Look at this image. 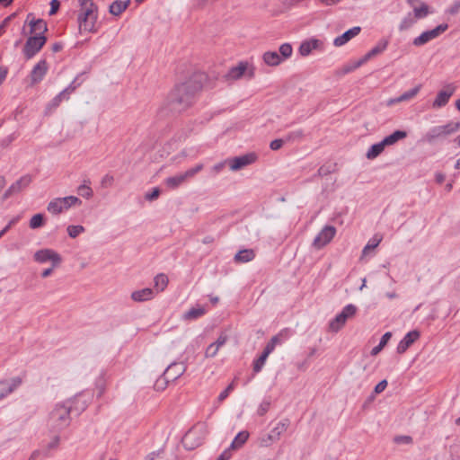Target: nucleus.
Wrapping results in <instances>:
<instances>
[{"label":"nucleus","mask_w":460,"mask_h":460,"mask_svg":"<svg viewBox=\"0 0 460 460\" xmlns=\"http://www.w3.org/2000/svg\"><path fill=\"white\" fill-rule=\"evenodd\" d=\"M204 79L203 74H194L185 82L177 84L169 95L172 109L181 111L189 108L202 89Z\"/></svg>","instance_id":"nucleus-1"},{"label":"nucleus","mask_w":460,"mask_h":460,"mask_svg":"<svg viewBox=\"0 0 460 460\" xmlns=\"http://www.w3.org/2000/svg\"><path fill=\"white\" fill-rule=\"evenodd\" d=\"M78 22L80 30L88 32L96 31L95 23L98 18V7L93 0H80Z\"/></svg>","instance_id":"nucleus-2"},{"label":"nucleus","mask_w":460,"mask_h":460,"mask_svg":"<svg viewBox=\"0 0 460 460\" xmlns=\"http://www.w3.org/2000/svg\"><path fill=\"white\" fill-rule=\"evenodd\" d=\"M72 411L73 406L70 402L56 405L49 415V426L52 431L58 432L67 428L71 422Z\"/></svg>","instance_id":"nucleus-3"},{"label":"nucleus","mask_w":460,"mask_h":460,"mask_svg":"<svg viewBox=\"0 0 460 460\" xmlns=\"http://www.w3.org/2000/svg\"><path fill=\"white\" fill-rule=\"evenodd\" d=\"M205 435L206 426L204 424H197L184 435L182 443L186 448L194 449L201 444Z\"/></svg>","instance_id":"nucleus-4"},{"label":"nucleus","mask_w":460,"mask_h":460,"mask_svg":"<svg viewBox=\"0 0 460 460\" xmlns=\"http://www.w3.org/2000/svg\"><path fill=\"white\" fill-rule=\"evenodd\" d=\"M290 425V420L288 419H283L280 420L276 427H274L270 433L262 436L260 438V445L261 447H270L273 443L279 441L280 439L281 435L287 431L288 428Z\"/></svg>","instance_id":"nucleus-5"},{"label":"nucleus","mask_w":460,"mask_h":460,"mask_svg":"<svg viewBox=\"0 0 460 460\" xmlns=\"http://www.w3.org/2000/svg\"><path fill=\"white\" fill-rule=\"evenodd\" d=\"M203 169V164H199L195 167L187 170L184 172L177 175L168 177L165 179V184L168 188L174 190L183 184L188 179L194 177L198 172Z\"/></svg>","instance_id":"nucleus-6"},{"label":"nucleus","mask_w":460,"mask_h":460,"mask_svg":"<svg viewBox=\"0 0 460 460\" xmlns=\"http://www.w3.org/2000/svg\"><path fill=\"white\" fill-rule=\"evenodd\" d=\"M33 260L40 264L50 261L53 268H58L62 262L61 255L56 251L49 248L38 250L33 254Z\"/></svg>","instance_id":"nucleus-7"},{"label":"nucleus","mask_w":460,"mask_h":460,"mask_svg":"<svg viewBox=\"0 0 460 460\" xmlns=\"http://www.w3.org/2000/svg\"><path fill=\"white\" fill-rule=\"evenodd\" d=\"M46 41V36H30L27 39L22 49L26 59L32 58L42 49Z\"/></svg>","instance_id":"nucleus-8"},{"label":"nucleus","mask_w":460,"mask_h":460,"mask_svg":"<svg viewBox=\"0 0 460 460\" xmlns=\"http://www.w3.org/2000/svg\"><path fill=\"white\" fill-rule=\"evenodd\" d=\"M458 129H460V122L451 121L446 125L432 128L426 137L429 142H432L435 138L448 136L456 132Z\"/></svg>","instance_id":"nucleus-9"},{"label":"nucleus","mask_w":460,"mask_h":460,"mask_svg":"<svg viewBox=\"0 0 460 460\" xmlns=\"http://www.w3.org/2000/svg\"><path fill=\"white\" fill-rule=\"evenodd\" d=\"M447 28L448 25L447 23H442L432 30L423 31L420 36L413 40L412 44L416 47L423 46L429 41L438 38L440 34L445 32Z\"/></svg>","instance_id":"nucleus-10"},{"label":"nucleus","mask_w":460,"mask_h":460,"mask_svg":"<svg viewBox=\"0 0 460 460\" xmlns=\"http://www.w3.org/2000/svg\"><path fill=\"white\" fill-rule=\"evenodd\" d=\"M22 382L23 379L21 376L0 380V401L17 390L22 385Z\"/></svg>","instance_id":"nucleus-11"},{"label":"nucleus","mask_w":460,"mask_h":460,"mask_svg":"<svg viewBox=\"0 0 460 460\" xmlns=\"http://www.w3.org/2000/svg\"><path fill=\"white\" fill-rule=\"evenodd\" d=\"M335 234L336 228L334 226H325L314 239L313 245L317 249H321L328 244Z\"/></svg>","instance_id":"nucleus-12"},{"label":"nucleus","mask_w":460,"mask_h":460,"mask_svg":"<svg viewBox=\"0 0 460 460\" xmlns=\"http://www.w3.org/2000/svg\"><path fill=\"white\" fill-rule=\"evenodd\" d=\"M31 176L29 174L22 176L5 190L3 199H6L13 195L20 193L31 184Z\"/></svg>","instance_id":"nucleus-13"},{"label":"nucleus","mask_w":460,"mask_h":460,"mask_svg":"<svg viewBox=\"0 0 460 460\" xmlns=\"http://www.w3.org/2000/svg\"><path fill=\"white\" fill-rule=\"evenodd\" d=\"M187 367L183 362H172L164 372V379L166 383L178 379L184 374Z\"/></svg>","instance_id":"nucleus-14"},{"label":"nucleus","mask_w":460,"mask_h":460,"mask_svg":"<svg viewBox=\"0 0 460 460\" xmlns=\"http://www.w3.org/2000/svg\"><path fill=\"white\" fill-rule=\"evenodd\" d=\"M257 159L254 153H249L243 155L235 156L228 161L230 169L232 171H238L243 167L253 164Z\"/></svg>","instance_id":"nucleus-15"},{"label":"nucleus","mask_w":460,"mask_h":460,"mask_svg":"<svg viewBox=\"0 0 460 460\" xmlns=\"http://www.w3.org/2000/svg\"><path fill=\"white\" fill-rule=\"evenodd\" d=\"M26 22L30 26V33L34 36H45L44 33L48 31L47 23L42 19H35L32 13H29L26 18Z\"/></svg>","instance_id":"nucleus-16"},{"label":"nucleus","mask_w":460,"mask_h":460,"mask_svg":"<svg viewBox=\"0 0 460 460\" xmlns=\"http://www.w3.org/2000/svg\"><path fill=\"white\" fill-rule=\"evenodd\" d=\"M455 91L456 86L454 84H447L444 90H441L438 93L432 103V107L438 109L446 106L450 97L454 94Z\"/></svg>","instance_id":"nucleus-17"},{"label":"nucleus","mask_w":460,"mask_h":460,"mask_svg":"<svg viewBox=\"0 0 460 460\" xmlns=\"http://www.w3.org/2000/svg\"><path fill=\"white\" fill-rule=\"evenodd\" d=\"M48 71V64L45 59L40 60L31 72V81L32 84L40 83Z\"/></svg>","instance_id":"nucleus-18"},{"label":"nucleus","mask_w":460,"mask_h":460,"mask_svg":"<svg viewBox=\"0 0 460 460\" xmlns=\"http://www.w3.org/2000/svg\"><path fill=\"white\" fill-rule=\"evenodd\" d=\"M420 332L416 330L409 332L397 346V353L403 354L418 339Z\"/></svg>","instance_id":"nucleus-19"},{"label":"nucleus","mask_w":460,"mask_h":460,"mask_svg":"<svg viewBox=\"0 0 460 460\" xmlns=\"http://www.w3.org/2000/svg\"><path fill=\"white\" fill-rule=\"evenodd\" d=\"M420 89H421V84H418L414 88H412V89H411L409 91H406L405 93H403L400 96H398L396 98L389 99L387 101V105L388 106H392V105H394L395 103L410 101V100L413 99L419 93Z\"/></svg>","instance_id":"nucleus-20"},{"label":"nucleus","mask_w":460,"mask_h":460,"mask_svg":"<svg viewBox=\"0 0 460 460\" xmlns=\"http://www.w3.org/2000/svg\"><path fill=\"white\" fill-rule=\"evenodd\" d=\"M360 31H361V28L359 26H355V27L346 31L341 36H338L337 38H335V40L333 41L334 46H336V47L343 46L348 41H349L352 38L358 35Z\"/></svg>","instance_id":"nucleus-21"},{"label":"nucleus","mask_w":460,"mask_h":460,"mask_svg":"<svg viewBox=\"0 0 460 460\" xmlns=\"http://www.w3.org/2000/svg\"><path fill=\"white\" fill-rule=\"evenodd\" d=\"M155 296V291L152 288H146L140 290H136L131 293V298L135 302L149 301Z\"/></svg>","instance_id":"nucleus-22"},{"label":"nucleus","mask_w":460,"mask_h":460,"mask_svg":"<svg viewBox=\"0 0 460 460\" xmlns=\"http://www.w3.org/2000/svg\"><path fill=\"white\" fill-rule=\"evenodd\" d=\"M130 0H115L109 7V12L114 16H119L129 5Z\"/></svg>","instance_id":"nucleus-23"},{"label":"nucleus","mask_w":460,"mask_h":460,"mask_svg":"<svg viewBox=\"0 0 460 460\" xmlns=\"http://www.w3.org/2000/svg\"><path fill=\"white\" fill-rule=\"evenodd\" d=\"M389 44V40L387 39H381L377 44L372 48L363 58L366 60H369L375 56L381 54L385 51Z\"/></svg>","instance_id":"nucleus-24"},{"label":"nucleus","mask_w":460,"mask_h":460,"mask_svg":"<svg viewBox=\"0 0 460 460\" xmlns=\"http://www.w3.org/2000/svg\"><path fill=\"white\" fill-rule=\"evenodd\" d=\"M318 46H319V40L316 39H312L310 40H305L300 44L298 52L301 56L306 57L309 54H311V52L314 49H317Z\"/></svg>","instance_id":"nucleus-25"},{"label":"nucleus","mask_w":460,"mask_h":460,"mask_svg":"<svg viewBox=\"0 0 460 460\" xmlns=\"http://www.w3.org/2000/svg\"><path fill=\"white\" fill-rule=\"evenodd\" d=\"M247 69V63L240 62L236 66H233L226 74L227 79L237 80L241 78Z\"/></svg>","instance_id":"nucleus-26"},{"label":"nucleus","mask_w":460,"mask_h":460,"mask_svg":"<svg viewBox=\"0 0 460 460\" xmlns=\"http://www.w3.org/2000/svg\"><path fill=\"white\" fill-rule=\"evenodd\" d=\"M255 257V252L252 249H243L239 251L234 255V261L239 263H245L252 261Z\"/></svg>","instance_id":"nucleus-27"},{"label":"nucleus","mask_w":460,"mask_h":460,"mask_svg":"<svg viewBox=\"0 0 460 460\" xmlns=\"http://www.w3.org/2000/svg\"><path fill=\"white\" fill-rule=\"evenodd\" d=\"M263 61L270 66H276L281 64L282 58L276 51H266L262 56Z\"/></svg>","instance_id":"nucleus-28"},{"label":"nucleus","mask_w":460,"mask_h":460,"mask_svg":"<svg viewBox=\"0 0 460 460\" xmlns=\"http://www.w3.org/2000/svg\"><path fill=\"white\" fill-rule=\"evenodd\" d=\"M348 318L345 314H339L329 323V329L333 332H338L346 323Z\"/></svg>","instance_id":"nucleus-29"},{"label":"nucleus","mask_w":460,"mask_h":460,"mask_svg":"<svg viewBox=\"0 0 460 460\" xmlns=\"http://www.w3.org/2000/svg\"><path fill=\"white\" fill-rule=\"evenodd\" d=\"M406 137H407L406 131L395 130L391 135L385 137L383 139V142L385 143V146H391V145L395 144L397 141L405 138Z\"/></svg>","instance_id":"nucleus-30"},{"label":"nucleus","mask_w":460,"mask_h":460,"mask_svg":"<svg viewBox=\"0 0 460 460\" xmlns=\"http://www.w3.org/2000/svg\"><path fill=\"white\" fill-rule=\"evenodd\" d=\"M385 146H386L385 145L383 140L379 143L372 145L367 152V158L369 160L376 158L384 151Z\"/></svg>","instance_id":"nucleus-31"},{"label":"nucleus","mask_w":460,"mask_h":460,"mask_svg":"<svg viewBox=\"0 0 460 460\" xmlns=\"http://www.w3.org/2000/svg\"><path fill=\"white\" fill-rule=\"evenodd\" d=\"M249 438V432L248 431H240L234 440L232 441L230 445V449H238L243 447V445L247 441Z\"/></svg>","instance_id":"nucleus-32"},{"label":"nucleus","mask_w":460,"mask_h":460,"mask_svg":"<svg viewBox=\"0 0 460 460\" xmlns=\"http://www.w3.org/2000/svg\"><path fill=\"white\" fill-rule=\"evenodd\" d=\"M47 210L53 215H58V214L62 213L65 210V208L63 207L61 198H56V199H52L48 204Z\"/></svg>","instance_id":"nucleus-33"},{"label":"nucleus","mask_w":460,"mask_h":460,"mask_svg":"<svg viewBox=\"0 0 460 460\" xmlns=\"http://www.w3.org/2000/svg\"><path fill=\"white\" fill-rule=\"evenodd\" d=\"M168 282H169V280L165 274H164V273L157 274L154 279V284H155V288H156V293H158L160 291H164L165 289V288L167 287Z\"/></svg>","instance_id":"nucleus-34"},{"label":"nucleus","mask_w":460,"mask_h":460,"mask_svg":"<svg viewBox=\"0 0 460 460\" xmlns=\"http://www.w3.org/2000/svg\"><path fill=\"white\" fill-rule=\"evenodd\" d=\"M391 337H392V332H385L382 336V338L379 341V344L371 349V351H370L371 356H376L378 353H380V351L385 347V345L387 344V342L389 341Z\"/></svg>","instance_id":"nucleus-35"},{"label":"nucleus","mask_w":460,"mask_h":460,"mask_svg":"<svg viewBox=\"0 0 460 460\" xmlns=\"http://www.w3.org/2000/svg\"><path fill=\"white\" fill-rule=\"evenodd\" d=\"M206 313L205 309L203 307H197V308H190L189 311H187L183 318L185 320H194L200 316H202Z\"/></svg>","instance_id":"nucleus-36"},{"label":"nucleus","mask_w":460,"mask_h":460,"mask_svg":"<svg viewBox=\"0 0 460 460\" xmlns=\"http://www.w3.org/2000/svg\"><path fill=\"white\" fill-rule=\"evenodd\" d=\"M279 56L282 58V61L289 58L293 53V48L290 43H283L279 46Z\"/></svg>","instance_id":"nucleus-37"},{"label":"nucleus","mask_w":460,"mask_h":460,"mask_svg":"<svg viewBox=\"0 0 460 460\" xmlns=\"http://www.w3.org/2000/svg\"><path fill=\"white\" fill-rule=\"evenodd\" d=\"M269 355L262 352L261 355L253 361L252 369L255 374L261 371L262 367L265 365V362L268 358Z\"/></svg>","instance_id":"nucleus-38"},{"label":"nucleus","mask_w":460,"mask_h":460,"mask_svg":"<svg viewBox=\"0 0 460 460\" xmlns=\"http://www.w3.org/2000/svg\"><path fill=\"white\" fill-rule=\"evenodd\" d=\"M61 201L63 203L65 210L70 208L73 206L80 205L82 203L81 200L75 196H67L65 198H61Z\"/></svg>","instance_id":"nucleus-39"},{"label":"nucleus","mask_w":460,"mask_h":460,"mask_svg":"<svg viewBox=\"0 0 460 460\" xmlns=\"http://www.w3.org/2000/svg\"><path fill=\"white\" fill-rule=\"evenodd\" d=\"M44 225V216L40 213L35 214L30 220L29 226L31 229L41 227Z\"/></svg>","instance_id":"nucleus-40"},{"label":"nucleus","mask_w":460,"mask_h":460,"mask_svg":"<svg viewBox=\"0 0 460 460\" xmlns=\"http://www.w3.org/2000/svg\"><path fill=\"white\" fill-rule=\"evenodd\" d=\"M364 63H366V60L364 59L363 57L357 61L350 62L343 66V68H342L343 73L344 74L350 73V72L354 71L355 69L358 68L359 66H361Z\"/></svg>","instance_id":"nucleus-41"},{"label":"nucleus","mask_w":460,"mask_h":460,"mask_svg":"<svg viewBox=\"0 0 460 460\" xmlns=\"http://www.w3.org/2000/svg\"><path fill=\"white\" fill-rule=\"evenodd\" d=\"M81 399L82 398L80 396H77L75 398L73 402H70L73 406V411H75L77 414L84 411L87 407L86 402L82 401Z\"/></svg>","instance_id":"nucleus-42"},{"label":"nucleus","mask_w":460,"mask_h":460,"mask_svg":"<svg viewBox=\"0 0 460 460\" xmlns=\"http://www.w3.org/2000/svg\"><path fill=\"white\" fill-rule=\"evenodd\" d=\"M415 23V18L411 13H408L401 22L399 25L400 31H405L411 28Z\"/></svg>","instance_id":"nucleus-43"},{"label":"nucleus","mask_w":460,"mask_h":460,"mask_svg":"<svg viewBox=\"0 0 460 460\" xmlns=\"http://www.w3.org/2000/svg\"><path fill=\"white\" fill-rule=\"evenodd\" d=\"M146 460H169L164 448L150 453Z\"/></svg>","instance_id":"nucleus-44"},{"label":"nucleus","mask_w":460,"mask_h":460,"mask_svg":"<svg viewBox=\"0 0 460 460\" xmlns=\"http://www.w3.org/2000/svg\"><path fill=\"white\" fill-rule=\"evenodd\" d=\"M414 18L415 19H421L428 15L429 13V6L422 3L420 7H414Z\"/></svg>","instance_id":"nucleus-45"},{"label":"nucleus","mask_w":460,"mask_h":460,"mask_svg":"<svg viewBox=\"0 0 460 460\" xmlns=\"http://www.w3.org/2000/svg\"><path fill=\"white\" fill-rule=\"evenodd\" d=\"M61 102L59 96H55L46 106L45 114H51L59 105Z\"/></svg>","instance_id":"nucleus-46"},{"label":"nucleus","mask_w":460,"mask_h":460,"mask_svg":"<svg viewBox=\"0 0 460 460\" xmlns=\"http://www.w3.org/2000/svg\"><path fill=\"white\" fill-rule=\"evenodd\" d=\"M67 234L71 238L77 237L80 234L84 232V227L83 226H68Z\"/></svg>","instance_id":"nucleus-47"},{"label":"nucleus","mask_w":460,"mask_h":460,"mask_svg":"<svg viewBox=\"0 0 460 460\" xmlns=\"http://www.w3.org/2000/svg\"><path fill=\"white\" fill-rule=\"evenodd\" d=\"M279 342V338L278 335L273 336L270 341L266 344L262 352L270 355L274 349L276 345Z\"/></svg>","instance_id":"nucleus-48"},{"label":"nucleus","mask_w":460,"mask_h":460,"mask_svg":"<svg viewBox=\"0 0 460 460\" xmlns=\"http://www.w3.org/2000/svg\"><path fill=\"white\" fill-rule=\"evenodd\" d=\"M304 137V132L302 129H297L295 131L289 132L286 137L285 140L286 142H293L298 139H301Z\"/></svg>","instance_id":"nucleus-49"},{"label":"nucleus","mask_w":460,"mask_h":460,"mask_svg":"<svg viewBox=\"0 0 460 460\" xmlns=\"http://www.w3.org/2000/svg\"><path fill=\"white\" fill-rule=\"evenodd\" d=\"M78 194L85 199H90L93 196V190L89 185L82 184L77 189Z\"/></svg>","instance_id":"nucleus-50"},{"label":"nucleus","mask_w":460,"mask_h":460,"mask_svg":"<svg viewBox=\"0 0 460 460\" xmlns=\"http://www.w3.org/2000/svg\"><path fill=\"white\" fill-rule=\"evenodd\" d=\"M381 240H382L381 237L377 238L376 236H375L373 239L369 240L367 244L364 247V249L362 251V254L363 255L367 254L368 251L376 248L380 243Z\"/></svg>","instance_id":"nucleus-51"},{"label":"nucleus","mask_w":460,"mask_h":460,"mask_svg":"<svg viewBox=\"0 0 460 460\" xmlns=\"http://www.w3.org/2000/svg\"><path fill=\"white\" fill-rule=\"evenodd\" d=\"M356 313H357V307L352 304H349V305H347L346 306H344L342 311L341 312V314H345L346 318H348V319L354 316L356 314Z\"/></svg>","instance_id":"nucleus-52"},{"label":"nucleus","mask_w":460,"mask_h":460,"mask_svg":"<svg viewBox=\"0 0 460 460\" xmlns=\"http://www.w3.org/2000/svg\"><path fill=\"white\" fill-rule=\"evenodd\" d=\"M394 442L395 444L410 445V444H412L413 439L411 436H408V435H399V436H395L394 438Z\"/></svg>","instance_id":"nucleus-53"},{"label":"nucleus","mask_w":460,"mask_h":460,"mask_svg":"<svg viewBox=\"0 0 460 460\" xmlns=\"http://www.w3.org/2000/svg\"><path fill=\"white\" fill-rule=\"evenodd\" d=\"M270 408V400H264L259 405L258 410H257V414L259 416H264L268 412Z\"/></svg>","instance_id":"nucleus-54"},{"label":"nucleus","mask_w":460,"mask_h":460,"mask_svg":"<svg viewBox=\"0 0 460 460\" xmlns=\"http://www.w3.org/2000/svg\"><path fill=\"white\" fill-rule=\"evenodd\" d=\"M16 132H13L12 134L6 136L5 137L0 140V146L3 148L7 147L13 141L16 139Z\"/></svg>","instance_id":"nucleus-55"},{"label":"nucleus","mask_w":460,"mask_h":460,"mask_svg":"<svg viewBox=\"0 0 460 460\" xmlns=\"http://www.w3.org/2000/svg\"><path fill=\"white\" fill-rule=\"evenodd\" d=\"M219 348L217 347L215 343H211L206 349L205 356L206 358H213L217 355Z\"/></svg>","instance_id":"nucleus-56"},{"label":"nucleus","mask_w":460,"mask_h":460,"mask_svg":"<svg viewBox=\"0 0 460 460\" xmlns=\"http://www.w3.org/2000/svg\"><path fill=\"white\" fill-rule=\"evenodd\" d=\"M81 84V82H78V76L75 77L70 84L69 85L65 88L64 90L68 93V94H71L72 93H74L75 91V89L77 87H79Z\"/></svg>","instance_id":"nucleus-57"},{"label":"nucleus","mask_w":460,"mask_h":460,"mask_svg":"<svg viewBox=\"0 0 460 460\" xmlns=\"http://www.w3.org/2000/svg\"><path fill=\"white\" fill-rule=\"evenodd\" d=\"M284 143H287L286 140H285V137L284 138H278V139H274L270 142V147L271 150H279L282 147V146L284 145Z\"/></svg>","instance_id":"nucleus-58"},{"label":"nucleus","mask_w":460,"mask_h":460,"mask_svg":"<svg viewBox=\"0 0 460 460\" xmlns=\"http://www.w3.org/2000/svg\"><path fill=\"white\" fill-rule=\"evenodd\" d=\"M234 389V384L231 383L230 385H227V387L222 391L220 393V394L218 395V401L219 402H222L224 401L229 394V393Z\"/></svg>","instance_id":"nucleus-59"},{"label":"nucleus","mask_w":460,"mask_h":460,"mask_svg":"<svg viewBox=\"0 0 460 460\" xmlns=\"http://www.w3.org/2000/svg\"><path fill=\"white\" fill-rule=\"evenodd\" d=\"M59 441H60L59 436H58V435L54 436V438L51 439V441L48 444L47 448L49 450L56 449L59 445Z\"/></svg>","instance_id":"nucleus-60"},{"label":"nucleus","mask_w":460,"mask_h":460,"mask_svg":"<svg viewBox=\"0 0 460 460\" xmlns=\"http://www.w3.org/2000/svg\"><path fill=\"white\" fill-rule=\"evenodd\" d=\"M160 195V190L158 188H154L153 190L149 193L146 194V199L154 200L157 199Z\"/></svg>","instance_id":"nucleus-61"},{"label":"nucleus","mask_w":460,"mask_h":460,"mask_svg":"<svg viewBox=\"0 0 460 460\" xmlns=\"http://www.w3.org/2000/svg\"><path fill=\"white\" fill-rule=\"evenodd\" d=\"M387 386V381L385 379L380 381L376 386H375V389H374V392L376 394H380L382 393Z\"/></svg>","instance_id":"nucleus-62"},{"label":"nucleus","mask_w":460,"mask_h":460,"mask_svg":"<svg viewBox=\"0 0 460 460\" xmlns=\"http://www.w3.org/2000/svg\"><path fill=\"white\" fill-rule=\"evenodd\" d=\"M59 6H60V2L58 0H51L49 15L55 14L58 12Z\"/></svg>","instance_id":"nucleus-63"},{"label":"nucleus","mask_w":460,"mask_h":460,"mask_svg":"<svg viewBox=\"0 0 460 460\" xmlns=\"http://www.w3.org/2000/svg\"><path fill=\"white\" fill-rule=\"evenodd\" d=\"M231 457L230 448L226 449L216 460H229Z\"/></svg>","instance_id":"nucleus-64"}]
</instances>
